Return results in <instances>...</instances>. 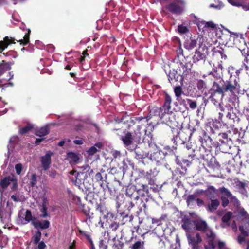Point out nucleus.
Segmentation results:
<instances>
[{
    "label": "nucleus",
    "instance_id": "18",
    "mask_svg": "<svg viewBox=\"0 0 249 249\" xmlns=\"http://www.w3.org/2000/svg\"><path fill=\"white\" fill-rule=\"evenodd\" d=\"M53 155V153L49 151L41 158L40 161L44 170H47L49 168L51 163V156Z\"/></svg>",
    "mask_w": 249,
    "mask_h": 249
},
{
    "label": "nucleus",
    "instance_id": "48",
    "mask_svg": "<svg viewBox=\"0 0 249 249\" xmlns=\"http://www.w3.org/2000/svg\"><path fill=\"white\" fill-rule=\"evenodd\" d=\"M178 31L180 34H184L188 33L189 30L186 26L180 24L178 26Z\"/></svg>",
    "mask_w": 249,
    "mask_h": 249
},
{
    "label": "nucleus",
    "instance_id": "58",
    "mask_svg": "<svg viewBox=\"0 0 249 249\" xmlns=\"http://www.w3.org/2000/svg\"><path fill=\"white\" fill-rule=\"evenodd\" d=\"M205 82L202 80H199L197 83V87L199 90H202L204 88Z\"/></svg>",
    "mask_w": 249,
    "mask_h": 249
},
{
    "label": "nucleus",
    "instance_id": "34",
    "mask_svg": "<svg viewBox=\"0 0 249 249\" xmlns=\"http://www.w3.org/2000/svg\"><path fill=\"white\" fill-rule=\"evenodd\" d=\"M11 63L7 62L5 60H2L0 63V75H2L6 71L11 69Z\"/></svg>",
    "mask_w": 249,
    "mask_h": 249
},
{
    "label": "nucleus",
    "instance_id": "44",
    "mask_svg": "<svg viewBox=\"0 0 249 249\" xmlns=\"http://www.w3.org/2000/svg\"><path fill=\"white\" fill-rule=\"evenodd\" d=\"M232 212L230 211L226 212L222 217V221L223 223H225L228 226H229L230 224L229 221L230 219L232 217Z\"/></svg>",
    "mask_w": 249,
    "mask_h": 249
},
{
    "label": "nucleus",
    "instance_id": "35",
    "mask_svg": "<svg viewBox=\"0 0 249 249\" xmlns=\"http://www.w3.org/2000/svg\"><path fill=\"white\" fill-rule=\"evenodd\" d=\"M182 227L185 230H189L191 229L192 224V220L188 216H185L182 220Z\"/></svg>",
    "mask_w": 249,
    "mask_h": 249
},
{
    "label": "nucleus",
    "instance_id": "51",
    "mask_svg": "<svg viewBox=\"0 0 249 249\" xmlns=\"http://www.w3.org/2000/svg\"><path fill=\"white\" fill-rule=\"evenodd\" d=\"M47 209L48 207H41V208L40 209V212L42 213L40 215L41 218H46L49 216Z\"/></svg>",
    "mask_w": 249,
    "mask_h": 249
},
{
    "label": "nucleus",
    "instance_id": "49",
    "mask_svg": "<svg viewBox=\"0 0 249 249\" xmlns=\"http://www.w3.org/2000/svg\"><path fill=\"white\" fill-rule=\"evenodd\" d=\"M37 183V176L36 174H33L30 179V186L32 187H35Z\"/></svg>",
    "mask_w": 249,
    "mask_h": 249
},
{
    "label": "nucleus",
    "instance_id": "5",
    "mask_svg": "<svg viewBox=\"0 0 249 249\" xmlns=\"http://www.w3.org/2000/svg\"><path fill=\"white\" fill-rule=\"evenodd\" d=\"M141 124L137 125L133 136L131 133L128 132L124 136L122 137L121 140L125 146H130L132 144L133 141L138 142H140L142 135V131H141Z\"/></svg>",
    "mask_w": 249,
    "mask_h": 249
},
{
    "label": "nucleus",
    "instance_id": "43",
    "mask_svg": "<svg viewBox=\"0 0 249 249\" xmlns=\"http://www.w3.org/2000/svg\"><path fill=\"white\" fill-rule=\"evenodd\" d=\"M168 78L170 83H172L173 81L176 82L178 80V75L175 71H170L168 75Z\"/></svg>",
    "mask_w": 249,
    "mask_h": 249
},
{
    "label": "nucleus",
    "instance_id": "63",
    "mask_svg": "<svg viewBox=\"0 0 249 249\" xmlns=\"http://www.w3.org/2000/svg\"><path fill=\"white\" fill-rule=\"evenodd\" d=\"M224 113L223 112H219L218 113V119H217V121H218V123H222L224 124V123L225 122V120H222V118L224 116Z\"/></svg>",
    "mask_w": 249,
    "mask_h": 249
},
{
    "label": "nucleus",
    "instance_id": "17",
    "mask_svg": "<svg viewBox=\"0 0 249 249\" xmlns=\"http://www.w3.org/2000/svg\"><path fill=\"white\" fill-rule=\"evenodd\" d=\"M136 157L138 159H142L148 157L149 151L147 150L145 145L141 144L135 148Z\"/></svg>",
    "mask_w": 249,
    "mask_h": 249
},
{
    "label": "nucleus",
    "instance_id": "25",
    "mask_svg": "<svg viewBox=\"0 0 249 249\" xmlns=\"http://www.w3.org/2000/svg\"><path fill=\"white\" fill-rule=\"evenodd\" d=\"M13 176H8L2 178L0 181V186L3 189H6L12 181L14 180Z\"/></svg>",
    "mask_w": 249,
    "mask_h": 249
},
{
    "label": "nucleus",
    "instance_id": "23",
    "mask_svg": "<svg viewBox=\"0 0 249 249\" xmlns=\"http://www.w3.org/2000/svg\"><path fill=\"white\" fill-rule=\"evenodd\" d=\"M223 67L221 64H218L217 67H215L213 68L212 71L209 73V75H212L215 79L223 80L221 77L222 76V70Z\"/></svg>",
    "mask_w": 249,
    "mask_h": 249
},
{
    "label": "nucleus",
    "instance_id": "12",
    "mask_svg": "<svg viewBox=\"0 0 249 249\" xmlns=\"http://www.w3.org/2000/svg\"><path fill=\"white\" fill-rule=\"evenodd\" d=\"M200 40L201 38H200L199 41V47L198 49L195 51L192 58L193 62L197 65L204 64L206 59V54L200 51V49L202 45V43H200Z\"/></svg>",
    "mask_w": 249,
    "mask_h": 249
},
{
    "label": "nucleus",
    "instance_id": "21",
    "mask_svg": "<svg viewBox=\"0 0 249 249\" xmlns=\"http://www.w3.org/2000/svg\"><path fill=\"white\" fill-rule=\"evenodd\" d=\"M130 242L131 244L129 246L130 249H145L144 241L137 240L136 236L131 237Z\"/></svg>",
    "mask_w": 249,
    "mask_h": 249
},
{
    "label": "nucleus",
    "instance_id": "4",
    "mask_svg": "<svg viewBox=\"0 0 249 249\" xmlns=\"http://www.w3.org/2000/svg\"><path fill=\"white\" fill-rule=\"evenodd\" d=\"M218 191L221 195V205L223 207L227 206L230 202L234 206L237 207L240 205L237 198L233 196L227 188L224 186L220 187L218 189Z\"/></svg>",
    "mask_w": 249,
    "mask_h": 249
},
{
    "label": "nucleus",
    "instance_id": "33",
    "mask_svg": "<svg viewBox=\"0 0 249 249\" xmlns=\"http://www.w3.org/2000/svg\"><path fill=\"white\" fill-rule=\"evenodd\" d=\"M125 195L126 196L132 199V197L136 196L137 193L136 192V187L134 185H128L127 186L125 191Z\"/></svg>",
    "mask_w": 249,
    "mask_h": 249
},
{
    "label": "nucleus",
    "instance_id": "31",
    "mask_svg": "<svg viewBox=\"0 0 249 249\" xmlns=\"http://www.w3.org/2000/svg\"><path fill=\"white\" fill-rule=\"evenodd\" d=\"M34 128L33 124L29 123L26 126L19 128L18 134L21 135H25L28 134Z\"/></svg>",
    "mask_w": 249,
    "mask_h": 249
},
{
    "label": "nucleus",
    "instance_id": "27",
    "mask_svg": "<svg viewBox=\"0 0 249 249\" xmlns=\"http://www.w3.org/2000/svg\"><path fill=\"white\" fill-rule=\"evenodd\" d=\"M180 66L182 70V76L184 77L186 76L189 73L191 72L193 64L191 62V61H189L188 62H185L184 64L181 63Z\"/></svg>",
    "mask_w": 249,
    "mask_h": 249
},
{
    "label": "nucleus",
    "instance_id": "55",
    "mask_svg": "<svg viewBox=\"0 0 249 249\" xmlns=\"http://www.w3.org/2000/svg\"><path fill=\"white\" fill-rule=\"evenodd\" d=\"M120 224V223L119 222L117 223L116 222H113L109 225V228L112 231H115L118 228Z\"/></svg>",
    "mask_w": 249,
    "mask_h": 249
},
{
    "label": "nucleus",
    "instance_id": "29",
    "mask_svg": "<svg viewBox=\"0 0 249 249\" xmlns=\"http://www.w3.org/2000/svg\"><path fill=\"white\" fill-rule=\"evenodd\" d=\"M150 158L151 160L155 161L157 163L160 162L163 159L161 152L158 149L150 154Z\"/></svg>",
    "mask_w": 249,
    "mask_h": 249
},
{
    "label": "nucleus",
    "instance_id": "14",
    "mask_svg": "<svg viewBox=\"0 0 249 249\" xmlns=\"http://www.w3.org/2000/svg\"><path fill=\"white\" fill-rule=\"evenodd\" d=\"M189 244L191 246L192 249H199V244L202 242V238L199 233H197L195 236L189 234H187Z\"/></svg>",
    "mask_w": 249,
    "mask_h": 249
},
{
    "label": "nucleus",
    "instance_id": "15",
    "mask_svg": "<svg viewBox=\"0 0 249 249\" xmlns=\"http://www.w3.org/2000/svg\"><path fill=\"white\" fill-rule=\"evenodd\" d=\"M238 120L239 118L237 116L236 113H234L233 108L232 107L229 110L228 113H227L224 124L230 127H233L235 122L238 121Z\"/></svg>",
    "mask_w": 249,
    "mask_h": 249
},
{
    "label": "nucleus",
    "instance_id": "52",
    "mask_svg": "<svg viewBox=\"0 0 249 249\" xmlns=\"http://www.w3.org/2000/svg\"><path fill=\"white\" fill-rule=\"evenodd\" d=\"M232 5L237 7L242 6V2L239 0H227Z\"/></svg>",
    "mask_w": 249,
    "mask_h": 249
},
{
    "label": "nucleus",
    "instance_id": "62",
    "mask_svg": "<svg viewBox=\"0 0 249 249\" xmlns=\"http://www.w3.org/2000/svg\"><path fill=\"white\" fill-rule=\"evenodd\" d=\"M57 174L56 170L52 169L49 171V176L52 178H55Z\"/></svg>",
    "mask_w": 249,
    "mask_h": 249
},
{
    "label": "nucleus",
    "instance_id": "32",
    "mask_svg": "<svg viewBox=\"0 0 249 249\" xmlns=\"http://www.w3.org/2000/svg\"><path fill=\"white\" fill-rule=\"evenodd\" d=\"M50 130L48 126H44L36 130L35 134L38 137H44L49 133Z\"/></svg>",
    "mask_w": 249,
    "mask_h": 249
},
{
    "label": "nucleus",
    "instance_id": "42",
    "mask_svg": "<svg viewBox=\"0 0 249 249\" xmlns=\"http://www.w3.org/2000/svg\"><path fill=\"white\" fill-rule=\"evenodd\" d=\"M187 103L189 104V107L192 109H195L197 107V103L196 101H193L191 99L187 98L186 100L183 99L182 100V103L183 104H185Z\"/></svg>",
    "mask_w": 249,
    "mask_h": 249
},
{
    "label": "nucleus",
    "instance_id": "19",
    "mask_svg": "<svg viewBox=\"0 0 249 249\" xmlns=\"http://www.w3.org/2000/svg\"><path fill=\"white\" fill-rule=\"evenodd\" d=\"M198 38V36H192L189 38H187L184 42V47L188 50H192L196 46Z\"/></svg>",
    "mask_w": 249,
    "mask_h": 249
},
{
    "label": "nucleus",
    "instance_id": "24",
    "mask_svg": "<svg viewBox=\"0 0 249 249\" xmlns=\"http://www.w3.org/2000/svg\"><path fill=\"white\" fill-rule=\"evenodd\" d=\"M15 39L6 36L4 38L3 41H0V53H2L4 50L7 48L8 45L11 44H15Z\"/></svg>",
    "mask_w": 249,
    "mask_h": 249
},
{
    "label": "nucleus",
    "instance_id": "6",
    "mask_svg": "<svg viewBox=\"0 0 249 249\" xmlns=\"http://www.w3.org/2000/svg\"><path fill=\"white\" fill-rule=\"evenodd\" d=\"M126 206L128 211H130L132 209L136 210L135 213L138 215L143 210L145 211L146 204L142 197L136 195L133 199L128 202Z\"/></svg>",
    "mask_w": 249,
    "mask_h": 249
},
{
    "label": "nucleus",
    "instance_id": "16",
    "mask_svg": "<svg viewBox=\"0 0 249 249\" xmlns=\"http://www.w3.org/2000/svg\"><path fill=\"white\" fill-rule=\"evenodd\" d=\"M83 212L87 217L86 222H88L89 223H93L97 222L100 223V222L101 221V217H98V216L95 214L93 212H91L90 209H84Z\"/></svg>",
    "mask_w": 249,
    "mask_h": 249
},
{
    "label": "nucleus",
    "instance_id": "30",
    "mask_svg": "<svg viewBox=\"0 0 249 249\" xmlns=\"http://www.w3.org/2000/svg\"><path fill=\"white\" fill-rule=\"evenodd\" d=\"M103 143L101 142L96 143L94 146H91L88 151V154L90 156L93 155L97 151H99L103 147Z\"/></svg>",
    "mask_w": 249,
    "mask_h": 249
},
{
    "label": "nucleus",
    "instance_id": "53",
    "mask_svg": "<svg viewBox=\"0 0 249 249\" xmlns=\"http://www.w3.org/2000/svg\"><path fill=\"white\" fill-rule=\"evenodd\" d=\"M15 170L16 174L18 175H20L23 169L22 164L20 163H18L15 165Z\"/></svg>",
    "mask_w": 249,
    "mask_h": 249
},
{
    "label": "nucleus",
    "instance_id": "13",
    "mask_svg": "<svg viewBox=\"0 0 249 249\" xmlns=\"http://www.w3.org/2000/svg\"><path fill=\"white\" fill-rule=\"evenodd\" d=\"M96 210L100 212L104 219L109 216L113 217V214L110 212L109 207L104 202L96 204Z\"/></svg>",
    "mask_w": 249,
    "mask_h": 249
},
{
    "label": "nucleus",
    "instance_id": "8",
    "mask_svg": "<svg viewBox=\"0 0 249 249\" xmlns=\"http://www.w3.org/2000/svg\"><path fill=\"white\" fill-rule=\"evenodd\" d=\"M80 169H81V171L77 172L74 178L72 179L74 184L78 187H80L82 184L85 186V181L88 177L87 172L89 171V175L93 172V170L90 169L88 165L86 167H81Z\"/></svg>",
    "mask_w": 249,
    "mask_h": 249
},
{
    "label": "nucleus",
    "instance_id": "37",
    "mask_svg": "<svg viewBox=\"0 0 249 249\" xmlns=\"http://www.w3.org/2000/svg\"><path fill=\"white\" fill-rule=\"evenodd\" d=\"M218 108L220 112H223L224 115L226 116L227 113H228V112H229V110H231V109L232 108V107L230 105H224V104L221 103L218 105Z\"/></svg>",
    "mask_w": 249,
    "mask_h": 249
},
{
    "label": "nucleus",
    "instance_id": "57",
    "mask_svg": "<svg viewBox=\"0 0 249 249\" xmlns=\"http://www.w3.org/2000/svg\"><path fill=\"white\" fill-rule=\"evenodd\" d=\"M99 246L100 249H107V248L106 244V241L103 239L100 240L99 242Z\"/></svg>",
    "mask_w": 249,
    "mask_h": 249
},
{
    "label": "nucleus",
    "instance_id": "11",
    "mask_svg": "<svg viewBox=\"0 0 249 249\" xmlns=\"http://www.w3.org/2000/svg\"><path fill=\"white\" fill-rule=\"evenodd\" d=\"M149 112L147 116L144 117H135V120L138 121V123L140 124L142 121V123H143V124L147 123L148 121L152 117H158L159 118L160 110L159 109L158 107H152L151 108L149 107Z\"/></svg>",
    "mask_w": 249,
    "mask_h": 249
},
{
    "label": "nucleus",
    "instance_id": "26",
    "mask_svg": "<svg viewBox=\"0 0 249 249\" xmlns=\"http://www.w3.org/2000/svg\"><path fill=\"white\" fill-rule=\"evenodd\" d=\"M195 223L196 229L198 231L205 232L208 229V225L204 220H197Z\"/></svg>",
    "mask_w": 249,
    "mask_h": 249
},
{
    "label": "nucleus",
    "instance_id": "3",
    "mask_svg": "<svg viewBox=\"0 0 249 249\" xmlns=\"http://www.w3.org/2000/svg\"><path fill=\"white\" fill-rule=\"evenodd\" d=\"M171 97L168 93H165L164 104L161 107H159V109L160 110L159 118L163 123L169 125L172 129V131H176L177 134L181 136L186 132L183 131L180 133L178 132L179 124L176 121L174 115L171 110Z\"/></svg>",
    "mask_w": 249,
    "mask_h": 249
},
{
    "label": "nucleus",
    "instance_id": "2",
    "mask_svg": "<svg viewBox=\"0 0 249 249\" xmlns=\"http://www.w3.org/2000/svg\"><path fill=\"white\" fill-rule=\"evenodd\" d=\"M237 83L235 81H225L221 80L218 82L214 81L211 89V95L209 99L214 105L222 103L220 102L224 94L229 93L232 95H236L237 89Z\"/></svg>",
    "mask_w": 249,
    "mask_h": 249
},
{
    "label": "nucleus",
    "instance_id": "28",
    "mask_svg": "<svg viewBox=\"0 0 249 249\" xmlns=\"http://www.w3.org/2000/svg\"><path fill=\"white\" fill-rule=\"evenodd\" d=\"M211 203L208 205L207 210L210 212L216 210L220 205L219 201L217 199H211Z\"/></svg>",
    "mask_w": 249,
    "mask_h": 249
},
{
    "label": "nucleus",
    "instance_id": "40",
    "mask_svg": "<svg viewBox=\"0 0 249 249\" xmlns=\"http://www.w3.org/2000/svg\"><path fill=\"white\" fill-rule=\"evenodd\" d=\"M36 218L37 217L33 216L31 210H27L26 211L24 219L27 222H31L32 223L34 220H36Z\"/></svg>",
    "mask_w": 249,
    "mask_h": 249
},
{
    "label": "nucleus",
    "instance_id": "61",
    "mask_svg": "<svg viewBox=\"0 0 249 249\" xmlns=\"http://www.w3.org/2000/svg\"><path fill=\"white\" fill-rule=\"evenodd\" d=\"M196 196L194 195H189L187 198V202L189 204L192 202L196 200Z\"/></svg>",
    "mask_w": 249,
    "mask_h": 249
},
{
    "label": "nucleus",
    "instance_id": "38",
    "mask_svg": "<svg viewBox=\"0 0 249 249\" xmlns=\"http://www.w3.org/2000/svg\"><path fill=\"white\" fill-rule=\"evenodd\" d=\"M31 33L30 30H28V32L25 34L23 36V39H19L17 40V42H19L21 45L25 46L27 45L30 42V35Z\"/></svg>",
    "mask_w": 249,
    "mask_h": 249
},
{
    "label": "nucleus",
    "instance_id": "47",
    "mask_svg": "<svg viewBox=\"0 0 249 249\" xmlns=\"http://www.w3.org/2000/svg\"><path fill=\"white\" fill-rule=\"evenodd\" d=\"M68 157L74 163H77L79 160L78 155L73 152L68 153Z\"/></svg>",
    "mask_w": 249,
    "mask_h": 249
},
{
    "label": "nucleus",
    "instance_id": "7",
    "mask_svg": "<svg viewBox=\"0 0 249 249\" xmlns=\"http://www.w3.org/2000/svg\"><path fill=\"white\" fill-rule=\"evenodd\" d=\"M218 141L216 144L219 150L223 153H228L230 149V142H231V139L229 138L226 133H220L217 137Z\"/></svg>",
    "mask_w": 249,
    "mask_h": 249
},
{
    "label": "nucleus",
    "instance_id": "46",
    "mask_svg": "<svg viewBox=\"0 0 249 249\" xmlns=\"http://www.w3.org/2000/svg\"><path fill=\"white\" fill-rule=\"evenodd\" d=\"M174 91L175 94V96L177 98H179L181 94L183 93L182 89L180 86H178L174 88Z\"/></svg>",
    "mask_w": 249,
    "mask_h": 249
},
{
    "label": "nucleus",
    "instance_id": "41",
    "mask_svg": "<svg viewBox=\"0 0 249 249\" xmlns=\"http://www.w3.org/2000/svg\"><path fill=\"white\" fill-rule=\"evenodd\" d=\"M41 237V232L40 231L37 230V231H35V234L32 236V241L33 242V243L35 245H36L39 242Z\"/></svg>",
    "mask_w": 249,
    "mask_h": 249
},
{
    "label": "nucleus",
    "instance_id": "56",
    "mask_svg": "<svg viewBox=\"0 0 249 249\" xmlns=\"http://www.w3.org/2000/svg\"><path fill=\"white\" fill-rule=\"evenodd\" d=\"M11 182L12 183V185L11 188L12 191H16L18 187L17 179L14 177V180Z\"/></svg>",
    "mask_w": 249,
    "mask_h": 249
},
{
    "label": "nucleus",
    "instance_id": "54",
    "mask_svg": "<svg viewBox=\"0 0 249 249\" xmlns=\"http://www.w3.org/2000/svg\"><path fill=\"white\" fill-rule=\"evenodd\" d=\"M214 55H220L222 59L225 60L227 58V56L224 53L223 50H218L217 51H215L214 53Z\"/></svg>",
    "mask_w": 249,
    "mask_h": 249
},
{
    "label": "nucleus",
    "instance_id": "39",
    "mask_svg": "<svg viewBox=\"0 0 249 249\" xmlns=\"http://www.w3.org/2000/svg\"><path fill=\"white\" fill-rule=\"evenodd\" d=\"M120 217H122L120 222L121 225H124L128 221L130 222L133 218L132 215L129 216L128 214H126L124 213H121Z\"/></svg>",
    "mask_w": 249,
    "mask_h": 249
},
{
    "label": "nucleus",
    "instance_id": "20",
    "mask_svg": "<svg viewBox=\"0 0 249 249\" xmlns=\"http://www.w3.org/2000/svg\"><path fill=\"white\" fill-rule=\"evenodd\" d=\"M32 225L34 226L35 229L45 230L48 229L50 226V222L47 220H39L37 218L31 223Z\"/></svg>",
    "mask_w": 249,
    "mask_h": 249
},
{
    "label": "nucleus",
    "instance_id": "60",
    "mask_svg": "<svg viewBox=\"0 0 249 249\" xmlns=\"http://www.w3.org/2000/svg\"><path fill=\"white\" fill-rule=\"evenodd\" d=\"M79 232L81 235L84 236L88 240L90 241L92 240L90 236L87 233V232L81 230L79 231Z\"/></svg>",
    "mask_w": 249,
    "mask_h": 249
},
{
    "label": "nucleus",
    "instance_id": "36",
    "mask_svg": "<svg viewBox=\"0 0 249 249\" xmlns=\"http://www.w3.org/2000/svg\"><path fill=\"white\" fill-rule=\"evenodd\" d=\"M198 28L200 29L201 27L202 28H211L214 29L216 28V25L213 21L206 22L202 21L197 24Z\"/></svg>",
    "mask_w": 249,
    "mask_h": 249
},
{
    "label": "nucleus",
    "instance_id": "1",
    "mask_svg": "<svg viewBox=\"0 0 249 249\" xmlns=\"http://www.w3.org/2000/svg\"><path fill=\"white\" fill-rule=\"evenodd\" d=\"M193 134L198 136L201 147H199V149L195 150L193 149V151L194 153L192 156L197 159L207 160V157L212 150L213 148H218L216 143H214L213 142L212 139L203 129L193 128L192 131L190 133L188 136L189 140Z\"/></svg>",
    "mask_w": 249,
    "mask_h": 249
},
{
    "label": "nucleus",
    "instance_id": "22",
    "mask_svg": "<svg viewBox=\"0 0 249 249\" xmlns=\"http://www.w3.org/2000/svg\"><path fill=\"white\" fill-rule=\"evenodd\" d=\"M205 192L206 196L210 199L215 198L217 196V190L213 186H209L205 191L201 190L198 194Z\"/></svg>",
    "mask_w": 249,
    "mask_h": 249
},
{
    "label": "nucleus",
    "instance_id": "64",
    "mask_svg": "<svg viewBox=\"0 0 249 249\" xmlns=\"http://www.w3.org/2000/svg\"><path fill=\"white\" fill-rule=\"evenodd\" d=\"M48 205V200L46 197L43 196L42 198V203L41 207H47Z\"/></svg>",
    "mask_w": 249,
    "mask_h": 249
},
{
    "label": "nucleus",
    "instance_id": "50",
    "mask_svg": "<svg viewBox=\"0 0 249 249\" xmlns=\"http://www.w3.org/2000/svg\"><path fill=\"white\" fill-rule=\"evenodd\" d=\"M113 241L114 243L113 245V248L114 249H122L123 246L124 245L123 243H122L119 240H116L115 238L113 239Z\"/></svg>",
    "mask_w": 249,
    "mask_h": 249
},
{
    "label": "nucleus",
    "instance_id": "45",
    "mask_svg": "<svg viewBox=\"0 0 249 249\" xmlns=\"http://www.w3.org/2000/svg\"><path fill=\"white\" fill-rule=\"evenodd\" d=\"M236 186L239 189L241 190L240 193L244 194L245 193L247 192V191L245 189L247 186V184L240 181H238L236 182Z\"/></svg>",
    "mask_w": 249,
    "mask_h": 249
},
{
    "label": "nucleus",
    "instance_id": "9",
    "mask_svg": "<svg viewBox=\"0 0 249 249\" xmlns=\"http://www.w3.org/2000/svg\"><path fill=\"white\" fill-rule=\"evenodd\" d=\"M184 2L182 0H174L164 6V8L173 14L180 15L184 8Z\"/></svg>",
    "mask_w": 249,
    "mask_h": 249
},
{
    "label": "nucleus",
    "instance_id": "59",
    "mask_svg": "<svg viewBox=\"0 0 249 249\" xmlns=\"http://www.w3.org/2000/svg\"><path fill=\"white\" fill-rule=\"evenodd\" d=\"M239 229L241 232L242 235L244 236V237L248 236V232L244 229L243 226H240L239 227Z\"/></svg>",
    "mask_w": 249,
    "mask_h": 249
},
{
    "label": "nucleus",
    "instance_id": "10",
    "mask_svg": "<svg viewBox=\"0 0 249 249\" xmlns=\"http://www.w3.org/2000/svg\"><path fill=\"white\" fill-rule=\"evenodd\" d=\"M228 72L230 74V77L228 80H226V81H235L237 85V89L236 91V93L237 94L241 93L239 78V75L240 73V70H236L233 67L230 66L228 68Z\"/></svg>",
    "mask_w": 249,
    "mask_h": 249
}]
</instances>
